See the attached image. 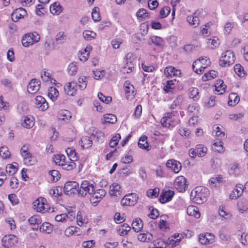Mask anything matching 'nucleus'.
Masks as SVG:
<instances>
[{
	"mask_svg": "<svg viewBox=\"0 0 248 248\" xmlns=\"http://www.w3.org/2000/svg\"><path fill=\"white\" fill-rule=\"evenodd\" d=\"M209 194L208 188L203 186H200L193 189L190 194V199L197 204H202L206 202Z\"/></svg>",
	"mask_w": 248,
	"mask_h": 248,
	"instance_id": "obj_1",
	"label": "nucleus"
},
{
	"mask_svg": "<svg viewBox=\"0 0 248 248\" xmlns=\"http://www.w3.org/2000/svg\"><path fill=\"white\" fill-rule=\"evenodd\" d=\"M179 122L180 120L178 111H172L165 113L161 120L162 125L164 127L168 128L173 127Z\"/></svg>",
	"mask_w": 248,
	"mask_h": 248,
	"instance_id": "obj_2",
	"label": "nucleus"
},
{
	"mask_svg": "<svg viewBox=\"0 0 248 248\" xmlns=\"http://www.w3.org/2000/svg\"><path fill=\"white\" fill-rule=\"evenodd\" d=\"M94 190L93 182L84 180L80 184L79 189H78V194L79 196L85 197L87 194L91 195Z\"/></svg>",
	"mask_w": 248,
	"mask_h": 248,
	"instance_id": "obj_3",
	"label": "nucleus"
},
{
	"mask_svg": "<svg viewBox=\"0 0 248 248\" xmlns=\"http://www.w3.org/2000/svg\"><path fill=\"white\" fill-rule=\"evenodd\" d=\"M33 208L34 210L41 213L50 212V208L46 204V200L43 197L38 198L33 202Z\"/></svg>",
	"mask_w": 248,
	"mask_h": 248,
	"instance_id": "obj_4",
	"label": "nucleus"
},
{
	"mask_svg": "<svg viewBox=\"0 0 248 248\" xmlns=\"http://www.w3.org/2000/svg\"><path fill=\"white\" fill-rule=\"evenodd\" d=\"M234 62V56L231 50H227L222 54L219 60V64L222 67H227Z\"/></svg>",
	"mask_w": 248,
	"mask_h": 248,
	"instance_id": "obj_5",
	"label": "nucleus"
},
{
	"mask_svg": "<svg viewBox=\"0 0 248 248\" xmlns=\"http://www.w3.org/2000/svg\"><path fill=\"white\" fill-rule=\"evenodd\" d=\"M39 40L40 36L37 32H34L25 34L22 38V43L25 47H29L38 42Z\"/></svg>",
	"mask_w": 248,
	"mask_h": 248,
	"instance_id": "obj_6",
	"label": "nucleus"
},
{
	"mask_svg": "<svg viewBox=\"0 0 248 248\" xmlns=\"http://www.w3.org/2000/svg\"><path fill=\"white\" fill-rule=\"evenodd\" d=\"M207 149L202 144H198L195 148L189 150L188 154L190 157L195 158L197 156L200 157L204 156L207 154Z\"/></svg>",
	"mask_w": 248,
	"mask_h": 248,
	"instance_id": "obj_7",
	"label": "nucleus"
},
{
	"mask_svg": "<svg viewBox=\"0 0 248 248\" xmlns=\"http://www.w3.org/2000/svg\"><path fill=\"white\" fill-rule=\"evenodd\" d=\"M17 237L13 234L5 235L2 239V245L5 248H14L18 244Z\"/></svg>",
	"mask_w": 248,
	"mask_h": 248,
	"instance_id": "obj_8",
	"label": "nucleus"
},
{
	"mask_svg": "<svg viewBox=\"0 0 248 248\" xmlns=\"http://www.w3.org/2000/svg\"><path fill=\"white\" fill-rule=\"evenodd\" d=\"M139 197L136 193L126 195L121 200V204L123 206H133L138 202Z\"/></svg>",
	"mask_w": 248,
	"mask_h": 248,
	"instance_id": "obj_9",
	"label": "nucleus"
},
{
	"mask_svg": "<svg viewBox=\"0 0 248 248\" xmlns=\"http://www.w3.org/2000/svg\"><path fill=\"white\" fill-rule=\"evenodd\" d=\"M79 185L76 181H69L66 182L63 187L64 193L67 195H71L76 192H78Z\"/></svg>",
	"mask_w": 248,
	"mask_h": 248,
	"instance_id": "obj_10",
	"label": "nucleus"
},
{
	"mask_svg": "<svg viewBox=\"0 0 248 248\" xmlns=\"http://www.w3.org/2000/svg\"><path fill=\"white\" fill-rule=\"evenodd\" d=\"M173 185L174 187L181 192L185 191L187 187L186 180L183 176L177 177L174 181Z\"/></svg>",
	"mask_w": 248,
	"mask_h": 248,
	"instance_id": "obj_11",
	"label": "nucleus"
},
{
	"mask_svg": "<svg viewBox=\"0 0 248 248\" xmlns=\"http://www.w3.org/2000/svg\"><path fill=\"white\" fill-rule=\"evenodd\" d=\"M124 87L126 99L129 100H132L136 95L133 85L127 80L124 83Z\"/></svg>",
	"mask_w": 248,
	"mask_h": 248,
	"instance_id": "obj_12",
	"label": "nucleus"
},
{
	"mask_svg": "<svg viewBox=\"0 0 248 248\" xmlns=\"http://www.w3.org/2000/svg\"><path fill=\"white\" fill-rule=\"evenodd\" d=\"M106 192L104 189H99L96 191L94 190L93 193L91 195L90 201L92 204L96 205L106 195Z\"/></svg>",
	"mask_w": 248,
	"mask_h": 248,
	"instance_id": "obj_13",
	"label": "nucleus"
},
{
	"mask_svg": "<svg viewBox=\"0 0 248 248\" xmlns=\"http://www.w3.org/2000/svg\"><path fill=\"white\" fill-rule=\"evenodd\" d=\"M215 236L211 233L206 232L199 236V242L202 245L212 244L214 242Z\"/></svg>",
	"mask_w": 248,
	"mask_h": 248,
	"instance_id": "obj_14",
	"label": "nucleus"
},
{
	"mask_svg": "<svg viewBox=\"0 0 248 248\" xmlns=\"http://www.w3.org/2000/svg\"><path fill=\"white\" fill-rule=\"evenodd\" d=\"M166 167L175 173H178L182 169L181 163L174 159L168 160L166 163Z\"/></svg>",
	"mask_w": 248,
	"mask_h": 248,
	"instance_id": "obj_15",
	"label": "nucleus"
},
{
	"mask_svg": "<svg viewBox=\"0 0 248 248\" xmlns=\"http://www.w3.org/2000/svg\"><path fill=\"white\" fill-rule=\"evenodd\" d=\"M77 83L74 81L67 82L64 87V90L66 94L74 96L77 91Z\"/></svg>",
	"mask_w": 248,
	"mask_h": 248,
	"instance_id": "obj_16",
	"label": "nucleus"
},
{
	"mask_svg": "<svg viewBox=\"0 0 248 248\" xmlns=\"http://www.w3.org/2000/svg\"><path fill=\"white\" fill-rule=\"evenodd\" d=\"M27 15L26 11L23 8L15 9L11 14V18L14 22H17L19 19L23 18Z\"/></svg>",
	"mask_w": 248,
	"mask_h": 248,
	"instance_id": "obj_17",
	"label": "nucleus"
},
{
	"mask_svg": "<svg viewBox=\"0 0 248 248\" xmlns=\"http://www.w3.org/2000/svg\"><path fill=\"white\" fill-rule=\"evenodd\" d=\"M40 87V81L36 79H33L29 83L27 90L29 93L33 94L39 91Z\"/></svg>",
	"mask_w": 248,
	"mask_h": 248,
	"instance_id": "obj_18",
	"label": "nucleus"
},
{
	"mask_svg": "<svg viewBox=\"0 0 248 248\" xmlns=\"http://www.w3.org/2000/svg\"><path fill=\"white\" fill-rule=\"evenodd\" d=\"M35 104L40 111H45L48 108V103L42 96H37L35 98Z\"/></svg>",
	"mask_w": 248,
	"mask_h": 248,
	"instance_id": "obj_19",
	"label": "nucleus"
},
{
	"mask_svg": "<svg viewBox=\"0 0 248 248\" xmlns=\"http://www.w3.org/2000/svg\"><path fill=\"white\" fill-rule=\"evenodd\" d=\"M183 236L181 234L175 233L173 235L169 237L167 240V245H170L172 247L179 245L180 242L182 239Z\"/></svg>",
	"mask_w": 248,
	"mask_h": 248,
	"instance_id": "obj_20",
	"label": "nucleus"
},
{
	"mask_svg": "<svg viewBox=\"0 0 248 248\" xmlns=\"http://www.w3.org/2000/svg\"><path fill=\"white\" fill-rule=\"evenodd\" d=\"M200 13L195 12L192 15L188 16L186 17V21L189 25L196 28L198 26L200 23V20L198 17Z\"/></svg>",
	"mask_w": 248,
	"mask_h": 248,
	"instance_id": "obj_21",
	"label": "nucleus"
},
{
	"mask_svg": "<svg viewBox=\"0 0 248 248\" xmlns=\"http://www.w3.org/2000/svg\"><path fill=\"white\" fill-rule=\"evenodd\" d=\"M174 195V192L170 190L163 191L159 197V201L162 203H165L170 201Z\"/></svg>",
	"mask_w": 248,
	"mask_h": 248,
	"instance_id": "obj_22",
	"label": "nucleus"
},
{
	"mask_svg": "<svg viewBox=\"0 0 248 248\" xmlns=\"http://www.w3.org/2000/svg\"><path fill=\"white\" fill-rule=\"evenodd\" d=\"M181 74L180 70L176 69L171 66L167 67L164 70V75L168 78L178 76Z\"/></svg>",
	"mask_w": 248,
	"mask_h": 248,
	"instance_id": "obj_23",
	"label": "nucleus"
},
{
	"mask_svg": "<svg viewBox=\"0 0 248 248\" xmlns=\"http://www.w3.org/2000/svg\"><path fill=\"white\" fill-rule=\"evenodd\" d=\"M243 191L242 185L240 184L236 185L235 188L230 194V199L231 200L237 199L242 195Z\"/></svg>",
	"mask_w": 248,
	"mask_h": 248,
	"instance_id": "obj_24",
	"label": "nucleus"
},
{
	"mask_svg": "<svg viewBox=\"0 0 248 248\" xmlns=\"http://www.w3.org/2000/svg\"><path fill=\"white\" fill-rule=\"evenodd\" d=\"M29 223L32 226L33 230H36L38 225L42 223L41 217L39 216L34 215L31 217L28 220Z\"/></svg>",
	"mask_w": 248,
	"mask_h": 248,
	"instance_id": "obj_25",
	"label": "nucleus"
},
{
	"mask_svg": "<svg viewBox=\"0 0 248 248\" xmlns=\"http://www.w3.org/2000/svg\"><path fill=\"white\" fill-rule=\"evenodd\" d=\"M186 213L188 216H193L196 218H199L201 215L198 208L193 205L187 207Z\"/></svg>",
	"mask_w": 248,
	"mask_h": 248,
	"instance_id": "obj_26",
	"label": "nucleus"
},
{
	"mask_svg": "<svg viewBox=\"0 0 248 248\" xmlns=\"http://www.w3.org/2000/svg\"><path fill=\"white\" fill-rule=\"evenodd\" d=\"M226 86L224 84V82L222 79L217 80L215 84V92L218 94H222L225 92V89Z\"/></svg>",
	"mask_w": 248,
	"mask_h": 248,
	"instance_id": "obj_27",
	"label": "nucleus"
},
{
	"mask_svg": "<svg viewBox=\"0 0 248 248\" xmlns=\"http://www.w3.org/2000/svg\"><path fill=\"white\" fill-rule=\"evenodd\" d=\"M132 56V54L128 53L126 55L125 58L127 62H126L124 67L123 68V70L124 72H126L127 73H130L132 71L133 69L134 68V64L131 61H128V59H130Z\"/></svg>",
	"mask_w": 248,
	"mask_h": 248,
	"instance_id": "obj_28",
	"label": "nucleus"
},
{
	"mask_svg": "<svg viewBox=\"0 0 248 248\" xmlns=\"http://www.w3.org/2000/svg\"><path fill=\"white\" fill-rule=\"evenodd\" d=\"M147 139V137L146 136H142L139 140L138 146L140 149L149 151L151 147L149 146Z\"/></svg>",
	"mask_w": 248,
	"mask_h": 248,
	"instance_id": "obj_29",
	"label": "nucleus"
},
{
	"mask_svg": "<svg viewBox=\"0 0 248 248\" xmlns=\"http://www.w3.org/2000/svg\"><path fill=\"white\" fill-rule=\"evenodd\" d=\"M34 124V122L33 117L31 116H26L21 122V125L23 127L26 128H31Z\"/></svg>",
	"mask_w": 248,
	"mask_h": 248,
	"instance_id": "obj_30",
	"label": "nucleus"
},
{
	"mask_svg": "<svg viewBox=\"0 0 248 248\" xmlns=\"http://www.w3.org/2000/svg\"><path fill=\"white\" fill-rule=\"evenodd\" d=\"M92 50V46H88L84 50H81L79 54L78 57L80 61L85 62L86 61L89 55V53Z\"/></svg>",
	"mask_w": 248,
	"mask_h": 248,
	"instance_id": "obj_31",
	"label": "nucleus"
},
{
	"mask_svg": "<svg viewBox=\"0 0 248 248\" xmlns=\"http://www.w3.org/2000/svg\"><path fill=\"white\" fill-rule=\"evenodd\" d=\"M79 144L82 148L88 149L92 147L93 141L91 138L88 137H82L79 141Z\"/></svg>",
	"mask_w": 248,
	"mask_h": 248,
	"instance_id": "obj_32",
	"label": "nucleus"
},
{
	"mask_svg": "<svg viewBox=\"0 0 248 248\" xmlns=\"http://www.w3.org/2000/svg\"><path fill=\"white\" fill-rule=\"evenodd\" d=\"M237 206L239 212L244 213L248 210V201L246 199H241L238 202Z\"/></svg>",
	"mask_w": 248,
	"mask_h": 248,
	"instance_id": "obj_33",
	"label": "nucleus"
},
{
	"mask_svg": "<svg viewBox=\"0 0 248 248\" xmlns=\"http://www.w3.org/2000/svg\"><path fill=\"white\" fill-rule=\"evenodd\" d=\"M76 219L77 224L79 226H81L84 224H86L88 222V218L80 211L77 213Z\"/></svg>",
	"mask_w": 248,
	"mask_h": 248,
	"instance_id": "obj_34",
	"label": "nucleus"
},
{
	"mask_svg": "<svg viewBox=\"0 0 248 248\" xmlns=\"http://www.w3.org/2000/svg\"><path fill=\"white\" fill-rule=\"evenodd\" d=\"M239 101L238 95L235 93H232L229 95L228 104L230 106H234Z\"/></svg>",
	"mask_w": 248,
	"mask_h": 248,
	"instance_id": "obj_35",
	"label": "nucleus"
},
{
	"mask_svg": "<svg viewBox=\"0 0 248 248\" xmlns=\"http://www.w3.org/2000/svg\"><path fill=\"white\" fill-rule=\"evenodd\" d=\"M50 12L53 15H58L62 11V7L59 2H54L49 7Z\"/></svg>",
	"mask_w": 248,
	"mask_h": 248,
	"instance_id": "obj_36",
	"label": "nucleus"
},
{
	"mask_svg": "<svg viewBox=\"0 0 248 248\" xmlns=\"http://www.w3.org/2000/svg\"><path fill=\"white\" fill-rule=\"evenodd\" d=\"M138 240L143 242H148L153 239V235L148 232L140 233L138 234Z\"/></svg>",
	"mask_w": 248,
	"mask_h": 248,
	"instance_id": "obj_37",
	"label": "nucleus"
},
{
	"mask_svg": "<svg viewBox=\"0 0 248 248\" xmlns=\"http://www.w3.org/2000/svg\"><path fill=\"white\" fill-rule=\"evenodd\" d=\"M143 224L142 221L140 218L135 219L132 223V229L136 232H139L142 229Z\"/></svg>",
	"mask_w": 248,
	"mask_h": 248,
	"instance_id": "obj_38",
	"label": "nucleus"
},
{
	"mask_svg": "<svg viewBox=\"0 0 248 248\" xmlns=\"http://www.w3.org/2000/svg\"><path fill=\"white\" fill-rule=\"evenodd\" d=\"M65 152L70 160L75 162V161L78 160L77 154L74 149L68 148L66 149Z\"/></svg>",
	"mask_w": 248,
	"mask_h": 248,
	"instance_id": "obj_39",
	"label": "nucleus"
},
{
	"mask_svg": "<svg viewBox=\"0 0 248 248\" xmlns=\"http://www.w3.org/2000/svg\"><path fill=\"white\" fill-rule=\"evenodd\" d=\"M205 68L199 61H195L192 65L193 70L198 74H202Z\"/></svg>",
	"mask_w": 248,
	"mask_h": 248,
	"instance_id": "obj_40",
	"label": "nucleus"
},
{
	"mask_svg": "<svg viewBox=\"0 0 248 248\" xmlns=\"http://www.w3.org/2000/svg\"><path fill=\"white\" fill-rule=\"evenodd\" d=\"M59 94L58 90L53 87H49L48 89V96L53 101H55Z\"/></svg>",
	"mask_w": 248,
	"mask_h": 248,
	"instance_id": "obj_41",
	"label": "nucleus"
},
{
	"mask_svg": "<svg viewBox=\"0 0 248 248\" xmlns=\"http://www.w3.org/2000/svg\"><path fill=\"white\" fill-rule=\"evenodd\" d=\"M222 181V177L220 176L211 178L209 180L210 186L212 188L218 187Z\"/></svg>",
	"mask_w": 248,
	"mask_h": 248,
	"instance_id": "obj_42",
	"label": "nucleus"
},
{
	"mask_svg": "<svg viewBox=\"0 0 248 248\" xmlns=\"http://www.w3.org/2000/svg\"><path fill=\"white\" fill-rule=\"evenodd\" d=\"M120 188L121 187L118 184L113 183L110 186L109 188V194L111 196H116L120 194Z\"/></svg>",
	"mask_w": 248,
	"mask_h": 248,
	"instance_id": "obj_43",
	"label": "nucleus"
},
{
	"mask_svg": "<svg viewBox=\"0 0 248 248\" xmlns=\"http://www.w3.org/2000/svg\"><path fill=\"white\" fill-rule=\"evenodd\" d=\"M52 228L53 227L50 223L44 222L40 226V231L42 232L49 234L52 232Z\"/></svg>",
	"mask_w": 248,
	"mask_h": 248,
	"instance_id": "obj_44",
	"label": "nucleus"
},
{
	"mask_svg": "<svg viewBox=\"0 0 248 248\" xmlns=\"http://www.w3.org/2000/svg\"><path fill=\"white\" fill-rule=\"evenodd\" d=\"M23 161L24 163L27 166H32L36 163V159L35 157L32 156L30 153L23 157Z\"/></svg>",
	"mask_w": 248,
	"mask_h": 248,
	"instance_id": "obj_45",
	"label": "nucleus"
},
{
	"mask_svg": "<svg viewBox=\"0 0 248 248\" xmlns=\"http://www.w3.org/2000/svg\"><path fill=\"white\" fill-rule=\"evenodd\" d=\"M66 157L63 155L56 154L54 155L53 157V162L56 165L61 166L62 163L65 162Z\"/></svg>",
	"mask_w": 248,
	"mask_h": 248,
	"instance_id": "obj_46",
	"label": "nucleus"
},
{
	"mask_svg": "<svg viewBox=\"0 0 248 248\" xmlns=\"http://www.w3.org/2000/svg\"><path fill=\"white\" fill-rule=\"evenodd\" d=\"M166 245V243L164 241L160 239H157L153 241L150 246V248H165Z\"/></svg>",
	"mask_w": 248,
	"mask_h": 248,
	"instance_id": "obj_47",
	"label": "nucleus"
},
{
	"mask_svg": "<svg viewBox=\"0 0 248 248\" xmlns=\"http://www.w3.org/2000/svg\"><path fill=\"white\" fill-rule=\"evenodd\" d=\"M59 172L55 170H51L48 172V178L52 182H57L60 178Z\"/></svg>",
	"mask_w": 248,
	"mask_h": 248,
	"instance_id": "obj_48",
	"label": "nucleus"
},
{
	"mask_svg": "<svg viewBox=\"0 0 248 248\" xmlns=\"http://www.w3.org/2000/svg\"><path fill=\"white\" fill-rule=\"evenodd\" d=\"M61 166L63 170H71L76 167V164L73 161H72L71 160H70L69 161H67L65 159V162L62 163V164Z\"/></svg>",
	"mask_w": 248,
	"mask_h": 248,
	"instance_id": "obj_49",
	"label": "nucleus"
},
{
	"mask_svg": "<svg viewBox=\"0 0 248 248\" xmlns=\"http://www.w3.org/2000/svg\"><path fill=\"white\" fill-rule=\"evenodd\" d=\"M71 117L70 112L67 110H61L58 113V118L62 121L68 120Z\"/></svg>",
	"mask_w": 248,
	"mask_h": 248,
	"instance_id": "obj_50",
	"label": "nucleus"
},
{
	"mask_svg": "<svg viewBox=\"0 0 248 248\" xmlns=\"http://www.w3.org/2000/svg\"><path fill=\"white\" fill-rule=\"evenodd\" d=\"M131 230V227L126 223H124L119 227L118 232L121 235H124Z\"/></svg>",
	"mask_w": 248,
	"mask_h": 248,
	"instance_id": "obj_51",
	"label": "nucleus"
},
{
	"mask_svg": "<svg viewBox=\"0 0 248 248\" xmlns=\"http://www.w3.org/2000/svg\"><path fill=\"white\" fill-rule=\"evenodd\" d=\"M66 40V35L63 31H60L55 36V40L57 44H62Z\"/></svg>",
	"mask_w": 248,
	"mask_h": 248,
	"instance_id": "obj_52",
	"label": "nucleus"
},
{
	"mask_svg": "<svg viewBox=\"0 0 248 248\" xmlns=\"http://www.w3.org/2000/svg\"><path fill=\"white\" fill-rule=\"evenodd\" d=\"M82 35L85 40L87 41H91L96 36L95 32L91 31H85L82 33Z\"/></svg>",
	"mask_w": 248,
	"mask_h": 248,
	"instance_id": "obj_53",
	"label": "nucleus"
},
{
	"mask_svg": "<svg viewBox=\"0 0 248 248\" xmlns=\"http://www.w3.org/2000/svg\"><path fill=\"white\" fill-rule=\"evenodd\" d=\"M217 75V72L214 70H211L204 74L202 77L203 81H207L215 78Z\"/></svg>",
	"mask_w": 248,
	"mask_h": 248,
	"instance_id": "obj_54",
	"label": "nucleus"
},
{
	"mask_svg": "<svg viewBox=\"0 0 248 248\" xmlns=\"http://www.w3.org/2000/svg\"><path fill=\"white\" fill-rule=\"evenodd\" d=\"M121 138V136L119 133H117L114 136L112 137L109 143V147L114 148L116 146Z\"/></svg>",
	"mask_w": 248,
	"mask_h": 248,
	"instance_id": "obj_55",
	"label": "nucleus"
},
{
	"mask_svg": "<svg viewBox=\"0 0 248 248\" xmlns=\"http://www.w3.org/2000/svg\"><path fill=\"white\" fill-rule=\"evenodd\" d=\"M17 164L15 163L14 164H8L6 167V171L10 175L14 174L17 170Z\"/></svg>",
	"mask_w": 248,
	"mask_h": 248,
	"instance_id": "obj_56",
	"label": "nucleus"
},
{
	"mask_svg": "<svg viewBox=\"0 0 248 248\" xmlns=\"http://www.w3.org/2000/svg\"><path fill=\"white\" fill-rule=\"evenodd\" d=\"M159 193V189L158 188H155L154 189H149L146 192V195L150 198H156Z\"/></svg>",
	"mask_w": 248,
	"mask_h": 248,
	"instance_id": "obj_57",
	"label": "nucleus"
},
{
	"mask_svg": "<svg viewBox=\"0 0 248 248\" xmlns=\"http://www.w3.org/2000/svg\"><path fill=\"white\" fill-rule=\"evenodd\" d=\"M116 121V117L113 114H107L104 115V122L105 123L114 124Z\"/></svg>",
	"mask_w": 248,
	"mask_h": 248,
	"instance_id": "obj_58",
	"label": "nucleus"
},
{
	"mask_svg": "<svg viewBox=\"0 0 248 248\" xmlns=\"http://www.w3.org/2000/svg\"><path fill=\"white\" fill-rule=\"evenodd\" d=\"M150 44H154L156 46H161L162 45V39L157 36H152L150 38Z\"/></svg>",
	"mask_w": 248,
	"mask_h": 248,
	"instance_id": "obj_59",
	"label": "nucleus"
},
{
	"mask_svg": "<svg viewBox=\"0 0 248 248\" xmlns=\"http://www.w3.org/2000/svg\"><path fill=\"white\" fill-rule=\"evenodd\" d=\"M89 77H81L78 78L79 88L81 90H84L87 87V79Z\"/></svg>",
	"mask_w": 248,
	"mask_h": 248,
	"instance_id": "obj_60",
	"label": "nucleus"
},
{
	"mask_svg": "<svg viewBox=\"0 0 248 248\" xmlns=\"http://www.w3.org/2000/svg\"><path fill=\"white\" fill-rule=\"evenodd\" d=\"M234 70L236 74L239 77H243L246 74L243 67L240 64H236L234 66Z\"/></svg>",
	"mask_w": 248,
	"mask_h": 248,
	"instance_id": "obj_61",
	"label": "nucleus"
},
{
	"mask_svg": "<svg viewBox=\"0 0 248 248\" xmlns=\"http://www.w3.org/2000/svg\"><path fill=\"white\" fill-rule=\"evenodd\" d=\"M199 90L196 88H190L189 89V95L191 98L197 100L199 98Z\"/></svg>",
	"mask_w": 248,
	"mask_h": 248,
	"instance_id": "obj_62",
	"label": "nucleus"
},
{
	"mask_svg": "<svg viewBox=\"0 0 248 248\" xmlns=\"http://www.w3.org/2000/svg\"><path fill=\"white\" fill-rule=\"evenodd\" d=\"M183 101V96L181 95H178L173 101L172 103L171 104L170 107V108L172 109H175L177 107L181 105Z\"/></svg>",
	"mask_w": 248,
	"mask_h": 248,
	"instance_id": "obj_63",
	"label": "nucleus"
},
{
	"mask_svg": "<svg viewBox=\"0 0 248 248\" xmlns=\"http://www.w3.org/2000/svg\"><path fill=\"white\" fill-rule=\"evenodd\" d=\"M0 155L4 159L10 157V152L7 147L3 146L0 148Z\"/></svg>",
	"mask_w": 248,
	"mask_h": 248,
	"instance_id": "obj_64",
	"label": "nucleus"
}]
</instances>
